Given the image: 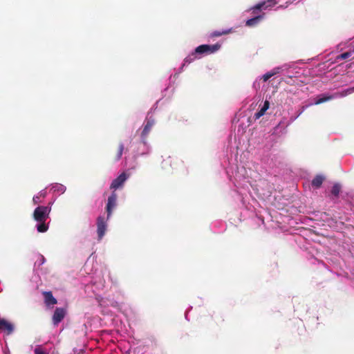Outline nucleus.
<instances>
[{
	"label": "nucleus",
	"mask_w": 354,
	"mask_h": 354,
	"mask_svg": "<svg viewBox=\"0 0 354 354\" xmlns=\"http://www.w3.org/2000/svg\"><path fill=\"white\" fill-rule=\"evenodd\" d=\"M105 276L108 277L113 283H117L116 280H113L109 272L101 271L95 273L91 281V283L86 286V291L88 292L91 290L95 295L99 305L102 308V312L104 314L109 315L113 314V312L109 310L108 307H111L114 310L120 311L122 309V304L114 300L113 299L102 297L98 294V292L103 290L105 287Z\"/></svg>",
	"instance_id": "obj_1"
},
{
	"label": "nucleus",
	"mask_w": 354,
	"mask_h": 354,
	"mask_svg": "<svg viewBox=\"0 0 354 354\" xmlns=\"http://www.w3.org/2000/svg\"><path fill=\"white\" fill-rule=\"evenodd\" d=\"M50 213V206L37 207L33 212V219L37 223L36 229L38 232L44 233L48 230V224L46 223Z\"/></svg>",
	"instance_id": "obj_2"
},
{
	"label": "nucleus",
	"mask_w": 354,
	"mask_h": 354,
	"mask_svg": "<svg viewBox=\"0 0 354 354\" xmlns=\"http://www.w3.org/2000/svg\"><path fill=\"white\" fill-rule=\"evenodd\" d=\"M109 220V219H107V217L105 218L104 216H99L97 217L96 225L98 241L102 240L105 235L107 229V221Z\"/></svg>",
	"instance_id": "obj_3"
},
{
	"label": "nucleus",
	"mask_w": 354,
	"mask_h": 354,
	"mask_svg": "<svg viewBox=\"0 0 354 354\" xmlns=\"http://www.w3.org/2000/svg\"><path fill=\"white\" fill-rule=\"evenodd\" d=\"M220 48L221 45L219 44H215L214 45L202 44L196 48L195 53L199 55H209L216 52Z\"/></svg>",
	"instance_id": "obj_4"
},
{
	"label": "nucleus",
	"mask_w": 354,
	"mask_h": 354,
	"mask_svg": "<svg viewBox=\"0 0 354 354\" xmlns=\"http://www.w3.org/2000/svg\"><path fill=\"white\" fill-rule=\"evenodd\" d=\"M117 194L115 192H112L111 194L108 197L106 210L107 212V219H109L112 214L113 209L116 206Z\"/></svg>",
	"instance_id": "obj_5"
},
{
	"label": "nucleus",
	"mask_w": 354,
	"mask_h": 354,
	"mask_svg": "<svg viewBox=\"0 0 354 354\" xmlns=\"http://www.w3.org/2000/svg\"><path fill=\"white\" fill-rule=\"evenodd\" d=\"M66 310L64 308H56L53 315V324L57 326L65 317Z\"/></svg>",
	"instance_id": "obj_6"
},
{
	"label": "nucleus",
	"mask_w": 354,
	"mask_h": 354,
	"mask_svg": "<svg viewBox=\"0 0 354 354\" xmlns=\"http://www.w3.org/2000/svg\"><path fill=\"white\" fill-rule=\"evenodd\" d=\"M15 330L14 325L5 319L0 318V332L4 333L6 335H11Z\"/></svg>",
	"instance_id": "obj_7"
},
{
	"label": "nucleus",
	"mask_w": 354,
	"mask_h": 354,
	"mask_svg": "<svg viewBox=\"0 0 354 354\" xmlns=\"http://www.w3.org/2000/svg\"><path fill=\"white\" fill-rule=\"evenodd\" d=\"M154 124H155V121L153 119H149V120H147V123L144 127V129L141 133V137H142V142L145 144L146 143L145 139L147 137L149 133L150 132V131H151L152 127L154 125Z\"/></svg>",
	"instance_id": "obj_8"
},
{
	"label": "nucleus",
	"mask_w": 354,
	"mask_h": 354,
	"mask_svg": "<svg viewBox=\"0 0 354 354\" xmlns=\"http://www.w3.org/2000/svg\"><path fill=\"white\" fill-rule=\"evenodd\" d=\"M127 178H114L112 181L110 189L115 192V190L122 189Z\"/></svg>",
	"instance_id": "obj_9"
},
{
	"label": "nucleus",
	"mask_w": 354,
	"mask_h": 354,
	"mask_svg": "<svg viewBox=\"0 0 354 354\" xmlns=\"http://www.w3.org/2000/svg\"><path fill=\"white\" fill-rule=\"evenodd\" d=\"M50 189L53 192V194L61 195L66 192V187L60 183H52L50 185Z\"/></svg>",
	"instance_id": "obj_10"
},
{
	"label": "nucleus",
	"mask_w": 354,
	"mask_h": 354,
	"mask_svg": "<svg viewBox=\"0 0 354 354\" xmlns=\"http://www.w3.org/2000/svg\"><path fill=\"white\" fill-rule=\"evenodd\" d=\"M274 4H276V2H274V0H267V1H263L257 4L251 10H252V13L255 14L257 10L265 9L267 7L272 6Z\"/></svg>",
	"instance_id": "obj_11"
},
{
	"label": "nucleus",
	"mask_w": 354,
	"mask_h": 354,
	"mask_svg": "<svg viewBox=\"0 0 354 354\" xmlns=\"http://www.w3.org/2000/svg\"><path fill=\"white\" fill-rule=\"evenodd\" d=\"M269 107H270V102H269V101L266 100L263 103V106L261 108V109L254 114V119L258 120L261 117L264 115L266 111L269 109Z\"/></svg>",
	"instance_id": "obj_12"
},
{
	"label": "nucleus",
	"mask_w": 354,
	"mask_h": 354,
	"mask_svg": "<svg viewBox=\"0 0 354 354\" xmlns=\"http://www.w3.org/2000/svg\"><path fill=\"white\" fill-rule=\"evenodd\" d=\"M45 303L48 306H53L57 304V299L53 297L51 292H44Z\"/></svg>",
	"instance_id": "obj_13"
},
{
	"label": "nucleus",
	"mask_w": 354,
	"mask_h": 354,
	"mask_svg": "<svg viewBox=\"0 0 354 354\" xmlns=\"http://www.w3.org/2000/svg\"><path fill=\"white\" fill-rule=\"evenodd\" d=\"M47 194V192L46 189L41 190L37 195H35L32 198V202L34 205L39 204L41 203V198H44L46 197Z\"/></svg>",
	"instance_id": "obj_14"
},
{
	"label": "nucleus",
	"mask_w": 354,
	"mask_h": 354,
	"mask_svg": "<svg viewBox=\"0 0 354 354\" xmlns=\"http://www.w3.org/2000/svg\"><path fill=\"white\" fill-rule=\"evenodd\" d=\"M263 18V15L256 16L252 19L247 20L245 22V26H249V27L254 26L257 25L262 20Z\"/></svg>",
	"instance_id": "obj_15"
},
{
	"label": "nucleus",
	"mask_w": 354,
	"mask_h": 354,
	"mask_svg": "<svg viewBox=\"0 0 354 354\" xmlns=\"http://www.w3.org/2000/svg\"><path fill=\"white\" fill-rule=\"evenodd\" d=\"M124 147L122 143H120L113 157V160L115 161L119 160L122 155L123 151H124Z\"/></svg>",
	"instance_id": "obj_16"
},
{
	"label": "nucleus",
	"mask_w": 354,
	"mask_h": 354,
	"mask_svg": "<svg viewBox=\"0 0 354 354\" xmlns=\"http://www.w3.org/2000/svg\"><path fill=\"white\" fill-rule=\"evenodd\" d=\"M232 32V28L227 29V30H222V31L216 30V31H214L210 33V37H221L222 35L230 34Z\"/></svg>",
	"instance_id": "obj_17"
},
{
	"label": "nucleus",
	"mask_w": 354,
	"mask_h": 354,
	"mask_svg": "<svg viewBox=\"0 0 354 354\" xmlns=\"http://www.w3.org/2000/svg\"><path fill=\"white\" fill-rule=\"evenodd\" d=\"M341 185L339 183H335L331 189V194L335 198H337L341 191Z\"/></svg>",
	"instance_id": "obj_18"
},
{
	"label": "nucleus",
	"mask_w": 354,
	"mask_h": 354,
	"mask_svg": "<svg viewBox=\"0 0 354 354\" xmlns=\"http://www.w3.org/2000/svg\"><path fill=\"white\" fill-rule=\"evenodd\" d=\"M324 178H313L311 182V185L314 189L319 188L323 183Z\"/></svg>",
	"instance_id": "obj_19"
},
{
	"label": "nucleus",
	"mask_w": 354,
	"mask_h": 354,
	"mask_svg": "<svg viewBox=\"0 0 354 354\" xmlns=\"http://www.w3.org/2000/svg\"><path fill=\"white\" fill-rule=\"evenodd\" d=\"M351 56H352L351 53H350L349 50H348L345 53H343L337 55L336 57V60L338 61V60L346 59L350 58Z\"/></svg>",
	"instance_id": "obj_20"
},
{
	"label": "nucleus",
	"mask_w": 354,
	"mask_h": 354,
	"mask_svg": "<svg viewBox=\"0 0 354 354\" xmlns=\"http://www.w3.org/2000/svg\"><path fill=\"white\" fill-rule=\"evenodd\" d=\"M333 97H334V95H328V96H324V97H320L317 100H316V102H315V104H320L322 103H324L325 102H327L328 100L333 99Z\"/></svg>",
	"instance_id": "obj_21"
},
{
	"label": "nucleus",
	"mask_w": 354,
	"mask_h": 354,
	"mask_svg": "<svg viewBox=\"0 0 354 354\" xmlns=\"http://www.w3.org/2000/svg\"><path fill=\"white\" fill-rule=\"evenodd\" d=\"M197 53H195V51L193 52L192 54L189 55L185 59V63L190 64L192 62H194L196 58Z\"/></svg>",
	"instance_id": "obj_22"
},
{
	"label": "nucleus",
	"mask_w": 354,
	"mask_h": 354,
	"mask_svg": "<svg viewBox=\"0 0 354 354\" xmlns=\"http://www.w3.org/2000/svg\"><path fill=\"white\" fill-rule=\"evenodd\" d=\"M45 262H46L45 257L42 254H39L38 259L37 260V261L35 262V264L40 266L43 265Z\"/></svg>",
	"instance_id": "obj_23"
},
{
	"label": "nucleus",
	"mask_w": 354,
	"mask_h": 354,
	"mask_svg": "<svg viewBox=\"0 0 354 354\" xmlns=\"http://www.w3.org/2000/svg\"><path fill=\"white\" fill-rule=\"evenodd\" d=\"M35 354H48L41 346H37L34 350Z\"/></svg>",
	"instance_id": "obj_24"
},
{
	"label": "nucleus",
	"mask_w": 354,
	"mask_h": 354,
	"mask_svg": "<svg viewBox=\"0 0 354 354\" xmlns=\"http://www.w3.org/2000/svg\"><path fill=\"white\" fill-rule=\"evenodd\" d=\"M275 73H271V72H268L266 74H264L262 77V79L263 80V82H267L270 77H272Z\"/></svg>",
	"instance_id": "obj_25"
},
{
	"label": "nucleus",
	"mask_w": 354,
	"mask_h": 354,
	"mask_svg": "<svg viewBox=\"0 0 354 354\" xmlns=\"http://www.w3.org/2000/svg\"><path fill=\"white\" fill-rule=\"evenodd\" d=\"M348 93H350V90L344 91L342 93L339 94H335L336 96L339 95L341 97L345 96L347 95Z\"/></svg>",
	"instance_id": "obj_26"
},
{
	"label": "nucleus",
	"mask_w": 354,
	"mask_h": 354,
	"mask_svg": "<svg viewBox=\"0 0 354 354\" xmlns=\"http://www.w3.org/2000/svg\"><path fill=\"white\" fill-rule=\"evenodd\" d=\"M118 177H121V178H123V177H127V174L125 172H122L121 174H120Z\"/></svg>",
	"instance_id": "obj_27"
},
{
	"label": "nucleus",
	"mask_w": 354,
	"mask_h": 354,
	"mask_svg": "<svg viewBox=\"0 0 354 354\" xmlns=\"http://www.w3.org/2000/svg\"><path fill=\"white\" fill-rule=\"evenodd\" d=\"M349 51L352 55L354 54V46H352V48L349 50Z\"/></svg>",
	"instance_id": "obj_28"
},
{
	"label": "nucleus",
	"mask_w": 354,
	"mask_h": 354,
	"mask_svg": "<svg viewBox=\"0 0 354 354\" xmlns=\"http://www.w3.org/2000/svg\"><path fill=\"white\" fill-rule=\"evenodd\" d=\"M54 202H55V200H53V201L50 202L47 206H50V207H51L53 204L54 203Z\"/></svg>",
	"instance_id": "obj_29"
},
{
	"label": "nucleus",
	"mask_w": 354,
	"mask_h": 354,
	"mask_svg": "<svg viewBox=\"0 0 354 354\" xmlns=\"http://www.w3.org/2000/svg\"><path fill=\"white\" fill-rule=\"evenodd\" d=\"M4 354H9V351L4 350Z\"/></svg>",
	"instance_id": "obj_30"
},
{
	"label": "nucleus",
	"mask_w": 354,
	"mask_h": 354,
	"mask_svg": "<svg viewBox=\"0 0 354 354\" xmlns=\"http://www.w3.org/2000/svg\"><path fill=\"white\" fill-rule=\"evenodd\" d=\"M305 108H306L305 106H302V111H301V112H302V111L305 109ZM301 113H300V114H301Z\"/></svg>",
	"instance_id": "obj_31"
},
{
	"label": "nucleus",
	"mask_w": 354,
	"mask_h": 354,
	"mask_svg": "<svg viewBox=\"0 0 354 354\" xmlns=\"http://www.w3.org/2000/svg\"><path fill=\"white\" fill-rule=\"evenodd\" d=\"M185 319L189 321L187 314H185Z\"/></svg>",
	"instance_id": "obj_32"
},
{
	"label": "nucleus",
	"mask_w": 354,
	"mask_h": 354,
	"mask_svg": "<svg viewBox=\"0 0 354 354\" xmlns=\"http://www.w3.org/2000/svg\"><path fill=\"white\" fill-rule=\"evenodd\" d=\"M239 193H240V194H241V195H243V193L241 191H240V192H239Z\"/></svg>",
	"instance_id": "obj_33"
},
{
	"label": "nucleus",
	"mask_w": 354,
	"mask_h": 354,
	"mask_svg": "<svg viewBox=\"0 0 354 354\" xmlns=\"http://www.w3.org/2000/svg\"><path fill=\"white\" fill-rule=\"evenodd\" d=\"M261 221L262 223H264V221H263V220L262 218H261Z\"/></svg>",
	"instance_id": "obj_34"
}]
</instances>
